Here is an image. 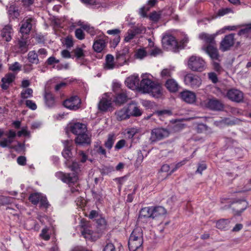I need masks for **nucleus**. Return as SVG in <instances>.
I'll use <instances>...</instances> for the list:
<instances>
[{"label": "nucleus", "instance_id": "f257e3e1", "mask_svg": "<svg viewBox=\"0 0 251 251\" xmlns=\"http://www.w3.org/2000/svg\"><path fill=\"white\" fill-rule=\"evenodd\" d=\"M199 38L205 43V45L202 47V49L208 54L211 59L218 60L219 54L215 40V35L201 33L199 35Z\"/></svg>", "mask_w": 251, "mask_h": 251}, {"label": "nucleus", "instance_id": "f03ea898", "mask_svg": "<svg viewBox=\"0 0 251 251\" xmlns=\"http://www.w3.org/2000/svg\"><path fill=\"white\" fill-rule=\"evenodd\" d=\"M140 90L155 98H159L162 94L161 86L158 82L148 78H144L140 83Z\"/></svg>", "mask_w": 251, "mask_h": 251}, {"label": "nucleus", "instance_id": "7ed1b4c3", "mask_svg": "<svg viewBox=\"0 0 251 251\" xmlns=\"http://www.w3.org/2000/svg\"><path fill=\"white\" fill-rule=\"evenodd\" d=\"M143 230L140 227L135 228L128 239V248L130 251H135L143 244Z\"/></svg>", "mask_w": 251, "mask_h": 251}, {"label": "nucleus", "instance_id": "20e7f679", "mask_svg": "<svg viewBox=\"0 0 251 251\" xmlns=\"http://www.w3.org/2000/svg\"><path fill=\"white\" fill-rule=\"evenodd\" d=\"M188 67L193 71L201 72L205 70L206 65L202 58L192 55L188 59Z\"/></svg>", "mask_w": 251, "mask_h": 251}, {"label": "nucleus", "instance_id": "39448f33", "mask_svg": "<svg viewBox=\"0 0 251 251\" xmlns=\"http://www.w3.org/2000/svg\"><path fill=\"white\" fill-rule=\"evenodd\" d=\"M162 43L164 48L173 52H178L182 49V45H178V42L175 37L171 35H165L162 39Z\"/></svg>", "mask_w": 251, "mask_h": 251}, {"label": "nucleus", "instance_id": "423d86ee", "mask_svg": "<svg viewBox=\"0 0 251 251\" xmlns=\"http://www.w3.org/2000/svg\"><path fill=\"white\" fill-rule=\"evenodd\" d=\"M200 104L202 107L214 110H222L224 107V104L220 100L216 99H206L201 100Z\"/></svg>", "mask_w": 251, "mask_h": 251}, {"label": "nucleus", "instance_id": "0eeeda50", "mask_svg": "<svg viewBox=\"0 0 251 251\" xmlns=\"http://www.w3.org/2000/svg\"><path fill=\"white\" fill-rule=\"evenodd\" d=\"M170 131L166 128H154L151 131L150 140L151 142H155L168 137Z\"/></svg>", "mask_w": 251, "mask_h": 251}, {"label": "nucleus", "instance_id": "6e6552de", "mask_svg": "<svg viewBox=\"0 0 251 251\" xmlns=\"http://www.w3.org/2000/svg\"><path fill=\"white\" fill-rule=\"evenodd\" d=\"M36 23L35 19L33 17H26L22 22L20 32L22 34H28L35 26Z\"/></svg>", "mask_w": 251, "mask_h": 251}, {"label": "nucleus", "instance_id": "1a4fd4ad", "mask_svg": "<svg viewBox=\"0 0 251 251\" xmlns=\"http://www.w3.org/2000/svg\"><path fill=\"white\" fill-rule=\"evenodd\" d=\"M81 100L77 96H72L63 101V105L67 108L76 110L81 106Z\"/></svg>", "mask_w": 251, "mask_h": 251}, {"label": "nucleus", "instance_id": "9d476101", "mask_svg": "<svg viewBox=\"0 0 251 251\" xmlns=\"http://www.w3.org/2000/svg\"><path fill=\"white\" fill-rule=\"evenodd\" d=\"M185 84L193 89L199 88L201 84V79L197 75L193 74L186 75L184 78Z\"/></svg>", "mask_w": 251, "mask_h": 251}, {"label": "nucleus", "instance_id": "9b49d317", "mask_svg": "<svg viewBox=\"0 0 251 251\" xmlns=\"http://www.w3.org/2000/svg\"><path fill=\"white\" fill-rule=\"evenodd\" d=\"M129 49L125 47L122 50L117 52L116 54V61L118 67H121L127 64L129 58Z\"/></svg>", "mask_w": 251, "mask_h": 251}, {"label": "nucleus", "instance_id": "f8f14e48", "mask_svg": "<svg viewBox=\"0 0 251 251\" xmlns=\"http://www.w3.org/2000/svg\"><path fill=\"white\" fill-rule=\"evenodd\" d=\"M235 34L231 33L225 36L221 41L220 45V49L223 51L229 50L234 44Z\"/></svg>", "mask_w": 251, "mask_h": 251}, {"label": "nucleus", "instance_id": "ddd939ff", "mask_svg": "<svg viewBox=\"0 0 251 251\" xmlns=\"http://www.w3.org/2000/svg\"><path fill=\"white\" fill-rule=\"evenodd\" d=\"M226 97L232 101L240 102L243 100L244 94L238 89H231L227 91Z\"/></svg>", "mask_w": 251, "mask_h": 251}, {"label": "nucleus", "instance_id": "4468645a", "mask_svg": "<svg viewBox=\"0 0 251 251\" xmlns=\"http://www.w3.org/2000/svg\"><path fill=\"white\" fill-rule=\"evenodd\" d=\"M152 206L142 208L139 212L138 222L139 223H146L151 218L152 219Z\"/></svg>", "mask_w": 251, "mask_h": 251}, {"label": "nucleus", "instance_id": "2eb2a0df", "mask_svg": "<svg viewBox=\"0 0 251 251\" xmlns=\"http://www.w3.org/2000/svg\"><path fill=\"white\" fill-rule=\"evenodd\" d=\"M64 149L62 151V154L64 158L66 159L65 162H69L70 159L73 157L72 152L73 141L72 140H64L62 141Z\"/></svg>", "mask_w": 251, "mask_h": 251}, {"label": "nucleus", "instance_id": "dca6fc26", "mask_svg": "<svg viewBox=\"0 0 251 251\" xmlns=\"http://www.w3.org/2000/svg\"><path fill=\"white\" fill-rule=\"evenodd\" d=\"M55 176L64 182L69 184L74 183L78 180V176L75 173L64 174L61 172H59L56 173Z\"/></svg>", "mask_w": 251, "mask_h": 251}, {"label": "nucleus", "instance_id": "f3484780", "mask_svg": "<svg viewBox=\"0 0 251 251\" xmlns=\"http://www.w3.org/2000/svg\"><path fill=\"white\" fill-rule=\"evenodd\" d=\"M69 129L73 134L76 135L87 131L86 125L80 123H75L71 124L69 126Z\"/></svg>", "mask_w": 251, "mask_h": 251}, {"label": "nucleus", "instance_id": "a211bd4d", "mask_svg": "<svg viewBox=\"0 0 251 251\" xmlns=\"http://www.w3.org/2000/svg\"><path fill=\"white\" fill-rule=\"evenodd\" d=\"M248 203L245 200H241L232 204V209L234 214L240 215L248 207Z\"/></svg>", "mask_w": 251, "mask_h": 251}, {"label": "nucleus", "instance_id": "6ab92c4d", "mask_svg": "<svg viewBox=\"0 0 251 251\" xmlns=\"http://www.w3.org/2000/svg\"><path fill=\"white\" fill-rule=\"evenodd\" d=\"M140 79L138 75H131L127 77L126 80L127 86L132 90L137 88L140 89Z\"/></svg>", "mask_w": 251, "mask_h": 251}, {"label": "nucleus", "instance_id": "aec40b11", "mask_svg": "<svg viewBox=\"0 0 251 251\" xmlns=\"http://www.w3.org/2000/svg\"><path fill=\"white\" fill-rule=\"evenodd\" d=\"M180 96L183 101L188 103H193L195 102L196 100V96L195 93L188 90L181 92Z\"/></svg>", "mask_w": 251, "mask_h": 251}, {"label": "nucleus", "instance_id": "412c9836", "mask_svg": "<svg viewBox=\"0 0 251 251\" xmlns=\"http://www.w3.org/2000/svg\"><path fill=\"white\" fill-rule=\"evenodd\" d=\"M15 79V75L9 73L5 75L1 79L2 84L1 87L3 90H7L10 84L14 81Z\"/></svg>", "mask_w": 251, "mask_h": 251}, {"label": "nucleus", "instance_id": "4be33fe9", "mask_svg": "<svg viewBox=\"0 0 251 251\" xmlns=\"http://www.w3.org/2000/svg\"><path fill=\"white\" fill-rule=\"evenodd\" d=\"M119 68L116 61H114V56L110 54H107L105 56V61L104 64V68L105 70H113L114 68Z\"/></svg>", "mask_w": 251, "mask_h": 251}, {"label": "nucleus", "instance_id": "5701e85b", "mask_svg": "<svg viewBox=\"0 0 251 251\" xmlns=\"http://www.w3.org/2000/svg\"><path fill=\"white\" fill-rule=\"evenodd\" d=\"M128 100V96L126 92L122 90L115 96L114 101L116 105H121L126 103Z\"/></svg>", "mask_w": 251, "mask_h": 251}, {"label": "nucleus", "instance_id": "b1692460", "mask_svg": "<svg viewBox=\"0 0 251 251\" xmlns=\"http://www.w3.org/2000/svg\"><path fill=\"white\" fill-rule=\"evenodd\" d=\"M111 100L106 96L102 97L99 103V108L100 111H106L111 106Z\"/></svg>", "mask_w": 251, "mask_h": 251}, {"label": "nucleus", "instance_id": "393cba45", "mask_svg": "<svg viewBox=\"0 0 251 251\" xmlns=\"http://www.w3.org/2000/svg\"><path fill=\"white\" fill-rule=\"evenodd\" d=\"M13 33V29L11 26L5 25L1 30V35L4 40L9 42L11 40V35Z\"/></svg>", "mask_w": 251, "mask_h": 251}, {"label": "nucleus", "instance_id": "a878e982", "mask_svg": "<svg viewBox=\"0 0 251 251\" xmlns=\"http://www.w3.org/2000/svg\"><path fill=\"white\" fill-rule=\"evenodd\" d=\"M165 86L171 92H176L178 90L179 85L174 79H169L165 83Z\"/></svg>", "mask_w": 251, "mask_h": 251}, {"label": "nucleus", "instance_id": "bb28decb", "mask_svg": "<svg viewBox=\"0 0 251 251\" xmlns=\"http://www.w3.org/2000/svg\"><path fill=\"white\" fill-rule=\"evenodd\" d=\"M115 114L118 121L124 120L130 117L129 112L127 107H124L121 110L116 111Z\"/></svg>", "mask_w": 251, "mask_h": 251}, {"label": "nucleus", "instance_id": "cd10ccee", "mask_svg": "<svg viewBox=\"0 0 251 251\" xmlns=\"http://www.w3.org/2000/svg\"><path fill=\"white\" fill-rule=\"evenodd\" d=\"M75 142L76 144L79 145L89 144L91 142V139L86 132H84L77 135L75 139Z\"/></svg>", "mask_w": 251, "mask_h": 251}, {"label": "nucleus", "instance_id": "c85d7f7f", "mask_svg": "<svg viewBox=\"0 0 251 251\" xmlns=\"http://www.w3.org/2000/svg\"><path fill=\"white\" fill-rule=\"evenodd\" d=\"M152 219H157L165 215L166 214V210L162 206H152Z\"/></svg>", "mask_w": 251, "mask_h": 251}, {"label": "nucleus", "instance_id": "c756f323", "mask_svg": "<svg viewBox=\"0 0 251 251\" xmlns=\"http://www.w3.org/2000/svg\"><path fill=\"white\" fill-rule=\"evenodd\" d=\"M231 220L229 219H221L216 223V227L221 230H227L230 227Z\"/></svg>", "mask_w": 251, "mask_h": 251}, {"label": "nucleus", "instance_id": "7c9ffc66", "mask_svg": "<svg viewBox=\"0 0 251 251\" xmlns=\"http://www.w3.org/2000/svg\"><path fill=\"white\" fill-rule=\"evenodd\" d=\"M105 47L106 42L101 39L96 40L93 45L94 50L97 52H100Z\"/></svg>", "mask_w": 251, "mask_h": 251}, {"label": "nucleus", "instance_id": "2f4dec72", "mask_svg": "<svg viewBox=\"0 0 251 251\" xmlns=\"http://www.w3.org/2000/svg\"><path fill=\"white\" fill-rule=\"evenodd\" d=\"M127 108L129 112L130 116L138 117L142 115V111L139 107L134 103L129 104Z\"/></svg>", "mask_w": 251, "mask_h": 251}, {"label": "nucleus", "instance_id": "473e14b6", "mask_svg": "<svg viewBox=\"0 0 251 251\" xmlns=\"http://www.w3.org/2000/svg\"><path fill=\"white\" fill-rule=\"evenodd\" d=\"M27 59L31 64H38L39 63L38 54L35 50L30 51L28 53Z\"/></svg>", "mask_w": 251, "mask_h": 251}, {"label": "nucleus", "instance_id": "72a5a7b5", "mask_svg": "<svg viewBox=\"0 0 251 251\" xmlns=\"http://www.w3.org/2000/svg\"><path fill=\"white\" fill-rule=\"evenodd\" d=\"M138 33L137 29H133L128 30L126 33L124 40L126 42H129L131 40L133 39L136 35Z\"/></svg>", "mask_w": 251, "mask_h": 251}, {"label": "nucleus", "instance_id": "f704fd0d", "mask_svg": "<svg viewBox=\"0 0 251 251\" xmlns=\"http://www.w3.org/2000/svg\"><path fill=\"white\" fill-rule=\"evenodd\" d=\"M66 166L69 168L72 171L75 172V174H77L80 171V166L78 163L76 162H73L72 164H70V161L65 162Z\"/></svg>", "mask_w": 251, "mask_h": 251}, {"label": "nucleus", "instance_id": "c9c22d12", "mask_svg": "<svg viewBox=\"0 0 251 251\" xmlns=\"http://www.w3.org/2000/svg\"><path fill=\"white\" fill-rule=\"evenodd\" d=\"M45 100L46 105L51 107L54 105L55 100L52 95L50 93H46L45 95Z\"/></svg>", "mask_w": 251, "mask_h": 251}, {"label": "nucleus", "instance_id": "e433bc0d", "mask_svg": "<svg viewBox=\"0 0 251 251\" xmlns=\"http://www.w3.org/2000/svg\"><path fill=\"white\" fill-rule=\"evenodd\" d=\"M42 195L39 193H33L31 194L28 200L33 204L36 205L39 202Z\"/></svg>", "mask_w": 251, "mask_h": 251}, {"label": "nucleus", "instance_id": "4c0bfd02", "mask_svg": "<svg viewBox=\"0 0 251 251\" xmlns=\"http://www.w3.org/2000/svg\"><path fill=\"white\" fill-rule=\"evenodd\" d=\"M115 137L114 134H110L108 136L107 140L104 143L105 147L108 150H110L114 143Z\"/></svg>", "mask_w": 251, "mask_h": 251}, {"label": "nucleus", "instance_id": "58836bf2", "mask_svg": "<svg viewBox=\"0 0 251 251\" xmlns=\"http://www.w3.org/2000/svg\"><path fill=\"white\" fill-rule=\"evenodd\" d=\"M196 130L198 133H209L210 129L203 124H199L196 126Z\"/></svg>", "mask_w": 251, "mask_h": 251}, {"label": "nucleus", "instance_id": "ea45409f", "mask_svg": "<svg viewBox=\"0 0 251 251\" xmlns=\"http://www.w3.org/2000/svg\"><path fill=\"white\" fill-rule=\"evenodd\" d=\"M33 90L31 88H26L23 90L21 93L22 98L25 99L32 97Z\"/></svg>", "mask_w": 251, "mask_h": 251}, {"label": "nucleus", "instance_id": "a19ab883", "mask_svg": "<svg viewBox=\"0 0 251 251\" xmlns=\"http://www.w3.org/2000/svg\"><path fill=\"white\" fill-rule=\"evenodd\" d=\"M250 33H251V24L246 25L245 28L240 30L238 34L240 36L247 35Z\"/></svg>", "mask_w": 251, "mask_h": 251}, {"label": "nucleus", "instance_id": "79ce46f5", "mask_svg": "<svg viewBox=\"0 0 251 251\" xmlns=\"http://www.w3.org/2000/svg\"><path fill=\"white\" fill-rule=\"evenodd\" d=\"M232 12V9L230 8H223L218 10L217 15V16L221 17Z\"/></svg>", "mask_w": 251, "mask_h": 251}, {"label": "nucleus", "instance_id": "37998d69", "mask_svg": "<svg viewBox=\"0 0 251 251\" xmlns=\"http://www.w3.org/2000/svg\"><path fill=\"white\" fill-rule=\"evenodd\" d=\"M126 134L129 139L132 138L135 134L138 132V129L136 128H130L126 129Z\"/></svg>", "mask_w": 251, "mask_h": 251}, {"label": "nucleus", "instance_id": "c03bdc74", "mask_svg": "<svg viewBox=\"0 0 251 251\" xmlns=\"http://www.w3.org/2000/svg\"><path fill=\"white\" fill-rule=\"evenodd\" d=\"M74 52L75 56L77 59L82 58L84 57V53L83 50L80 48H76L74 50Z\"/></svg>", "mask_w": 251, "mask_h": 251}, {"label": "nucleus", "instance_id": "a18cd8bd", "mask_svg": "<svg viewBox=\"0 0 251 251\" xmlns=\"http://www.w3.org/2000/svg\"><path fill=\"white\" fill-rule=\"evenodd\" d=\"M9 69L13 72L19 71L21 70L22 66L19 62H15L9 66Z\"/></svg>", "mask_w": 251, "mask_h": 251}, {"label": "nucleus", "instance_id": "49530a36", "mask_svg": "<svg viewBox=\"0 0 251 251\" xmlns=\"http://www.w3.org/2000/svg\"><path fill=\"white\" fill-rule=\"evenodd\" d=\"M48 228L45 227L42 229L41 232L40 234V237L44 240L47 241L50 238V235L48 233Z\"/></svg>", "mask_w": 251, "mask_h": 251}, {"label": "nucleus", "instance_id": "de8ad7c7", "mask_svg": "<svg viewBox=\"0 0 251 251\" xmlns=\"http://www.w3.org/2000/svg\"><path fill=\"white\" fill-rule=\"evenodd\" d=\"M12 143L11 140H10L8 137L3 138L0 141V147L2 148L8 147L9 145Z\"/></svg>", "mask_w": 251, "mask_h": 251}, {"label": "nucleus", "instance_id": "09e8293b", "mask_svg": "<svg viewBox=\"0 0 251 251\" xmlns=\"http://www.w3.org/2000/svg\"><path fill=\"white\" fill-rule=\"evenodd\" d=\"M147 55V52L144 49H139L135 53L137 58L142 59Z\"/></svg>", "mask_w": 251, "mask_h": 251}, {"label": "nucleus", "instance_id": "8fccbe9b", "mask_svg": "<svg viewBox=\"0 0 251 251\" xmlns=\"http://www.w3.org/2000/svg\"><path fill=\"white\" fill-rule=\"evenodd\" d=\"M172 70L170 69H164L161 72V76L164 78H167L171 76Z\"/></svg>", "mask_w": 251, "mask_h": 251}, {"label": "nucleus", "instance_id": "3c124183", "mask_svg": "<svg viewBox=\"0 0 251 251\" xmlns=\"http://www.w3.org/2000/svg\"><path fill=\"white\" fill-rule=\"evenodd\" d=\"M75 36L79 40H82L84 38V33L80 28H77L75 31Z\"/></svg>", "mask_w": 251, "mask_h": 251}, {"label": "nucleus", "instance_id": "603ef678", "mask_svg": "<svg viewBox=\"0 0 251 251\" xmlns=\"http://www.w3.org/2000/svg\"><path fill=\"white\" fill-rule=\"evenodd\" d=\"M9 15H13L14 17L17 18L19 16L18 10L15 8L14 6H10L8 10Z\"/></svg>", "mask_w": 251, "mask_h": 251}, {"label": "nucleus", "instance_id": "864d4df0", "mask_svg": "<svg viewBox=\"0 0 251 251\" xmlns=\"http://www.w3.org/2000/svg\"><path fill=\"white\" fill-rule=\"evenodd\" d=\"M25 105L27 107L32 110H35L37 108L36 103L31 100H26L25 101Z\"/></svg>", "mask_w": 251, "mask_h": 251}, {"label": "nucleus", "instance_id": "5fc2aeb1", "mask_svg": "<svg viewBox=\"0 0 251 251\" xmlns=\"http://www.w3.org/2000/svg\"><path fill=\"white\" fill-rule=\"evenodd\" d=\"M78 155L79 156L80 162L84 163L87 160V155L82 151H78Z\"/></svg>", "mask_w": 251, "mask_h": 251}, {"label": "nucleus", "instance_id": "6e6d98bb", "mask_svg": "<svg viewBox=\"0 0 251 251\" xmlns=\"http://www.w3.org/2000/svg\"><path fill=\"white\" fill-rule=\"evenodd\" d=\"M208 76L209 79L214 83H216L218 81L217 75L215 73L211 72L208 73Z\"/></svg>", "mask_w": 251, "mask_h": 251}, {"label": "nucleus", "instance_id": "4d7b16f0", "mask_svg": "<svg viewBox=\"0 0 251 251\" xmlns=\"http://www.w3.org/2000/svg\"><path fill=\"white\" fill-rule=\"evenodd\" d=\"M23 71L25 73H29L33 70V67L31 63H27L23 66Z\"/></svg>", "mask_w": 251, "mask_h": 251}, {"label": "nucleus", "instance_id": "13d9d810", "mask_svg": "<svg viewBox=\"0 0 251 251\" xmlns=\"http://www.w3.org/2000/svg\"><path fill=\"white\" fill-rule=\"evenodd\" d=\"M19 48L21 49V51H23V53H25L27 50L26 42L25 41H19Z\"/></svg>", "mask_w": 251, "mask_h": 251}, {"label": "nucleus", "instance_id": "bf43d9fd", "mask_svg": "<svg viewBox=\"0 0 251 251\" xmlns=\"http://www.w3.org/2000/svg\"><path fill=\"white\" fill-rule=\"evenodd\" d=\"M150 18L152 21L157 22L160 19V15L158 13L156 12H153L151 14Z\"/></svg>", "mask_w": 251, "mask_h": 251}, {"label": "nucleus", "instance_id": "052dcab7", "mask_svg": "<svg viewBox=\"0 0 251 251\" xmlns=\"http://www.w3.org/2000/svg\"><path fill=\"white\" fill-rule=\"evenodd\" d=\"M126 144V141L124 139L120 140L116 144L115 146V150H119L123 148Z\"/></svg>", "mask_w": 251, "mask_h": 251}, {"label": "nucleus", "instance_id": "680f3d73", "mask_svg": "<svg viewBox=\"0 0 251 251\" xmlns=\"http://www.w3.org/2000/svg\"><path fill=\"white\" fill-rule=\"evenodd\" d=\"M103 251H116L114 245L112 243H108L104 247Z\"/></svg>", "mask_w": 251, "mask_h": 251}, {"label": "nucleus", "instance_id": "e2e57ef3", "mask_svg": "<svg viewBox=\"0 0 251 251\" xmlns=\"http://www.w3.org/2000/svg\"><path fill=\"white\" fill-rule=\"evenodd\" d=\"M59 62V60L56 59L54 57L51 56L49 57L47 60V64L49 65H51L53 64H57Z\"/></svg>", "mask_w": 251, "mask_h": 251}, {"label": "nucleus", "instance_id": "0e129e2a", "mask_svg": "<svg viewBox=\"0 0 251 251\" xmlns=\"http://www.w3.org/2000/svg\"><path fill=\"white\" fill-rule=\"evenodd\" d=\"M82 28L92 35H93L94 33V28L93 27H91L89 25H82Z\"/></svg>", "mask_w": 251, "mask_h": 251}, {"label": "nucleus", "instance_id": "69168bd1", "mask_svg": "<svg viewBox=\"0 0 251 251\" xmlns=\"http://www.w3.org/2000/svg\"><path fill=\"white\" fill-rule=\"evenodd\" d=\"M41 205L45 207H48L49 203L47 199V198L42 195L40 201Z\"/></svg>", "mask_w": 251, "mask_h": 251}, {"label": "nucleus", "instance_id": "338daca9", "mask_svg": "<svg viewBox=\"0 0 251 251\" xmlns=\"http://www.w3.org/2000/svg\"><path fill=\"white\" fill-rule=\"evenodd\" d=\"M92 233V231L87 228H84L81 231V234L85 238H88V236L91 235Z\"/></svg>", "mask_w": 251, "mask_h": 251}, {"label": "nucleus", "instance_id": "774afa93", "mask_svg": "<svg viewBox=\"0 0 251 251\" xmlns=\"http://www.w3.org/2000/svg\"><path fill=\"white\" fill-rule=\"evenodd\" d=\"M70 251H91L82 246H76L71 249Z\"/></svg>", "mask_w": 251, "mask_h": 251}]
</instances>
